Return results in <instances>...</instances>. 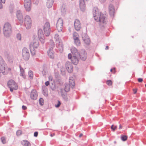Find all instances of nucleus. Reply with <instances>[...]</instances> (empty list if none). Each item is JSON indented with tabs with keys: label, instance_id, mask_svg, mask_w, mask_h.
Returning a JSON list of instances; mask_svg holds the SVG:
<instances>
[{
	"label": "nucleus",
	"instance_id": "obj_1",
	"mask_svg": "<svg viewBox=\"0 0 146 146\" xmlns=\"http://www.w3.org/2000/svg\"><path fill=\"white\" fill-rule=\"evenodd\" d=\"M97 12L96 9H94L93 13L94 19L97 22H99L100 24L106 23L107 20L106 15L102 14L101 13L99 15L97 13Z\"/></svg>",
	"mask_w": 146,
	"mask_h": 146
},
{
	"label": "nucleus",
	"instance_id": "obj_2",
	"mask_svg": "<svg viewBox=\"0 0 146 146\" xmlns=\"http://www.w3.org/2000/svg\"><path fill=\"white\" fill-rule=\"evenodd\" d=\"M72 56L71 59L72 62L74 65H77L79 62V53L77 49L75 47H72L71 49Z\"/></svg>",
	"mask_w": 146,
	"mask_h": 146
},
{
	"label": "nucleus",
	"instance_id": "obj_3",
	"mask_svg": "<svg viewBox=\"0 0 146 146\" xmlns=\"http://www.w3.org/2000/svg\"><path fill=\"white\" fill-rule=\"evenodd\" d=\"M3 32L5 37H9L11 36L12 29L11 25L9 23L7 22L5 23L3 28Z\"/></svg>",
	"mask_w": 146,
	"mask_h": 146
},
{
	"label": "nucleus",
	"instance_id": "obj_4",
	"mask_svg": "<svg viewBox=\"0 0 146 146\" xmlns=\"http://www.w3.org/2000/svg\"><path fill=\"white\" fill-rule=\"evenodd\" d=\"M39 41L38 38H35L30 44L29 47L30 51L32 55L35 54V49L38 48L39 46Z\"/></svg>",
	"mask_w": 146,
	"mask_h": 146
},
{
	"label": "nucleus",
	"instance_id": "obj_5",
	"mask_svg": "<svg viewBox=\"0 0 146 146\" xmlns=\"http://www.w3.org/2000/svg\"><path fill=\"white\" fill-rule=\"evenodd\" d=\"M69 83V84H66L65 85L64 89L66 92L69 91L70 88H71L72 89L74 87L75 84L72 77L70 78Z\"/></svg>",
	"mask_w": 146,
	"mask_h": 146
},
{
	"label": "nucleus",
	"instance_id": "obj_6",
	"mask_svg": "<svg viewBox=\"0 0 146 146\" xmlns=\"http://www.w3.org/2000/svg\"><path fill=\"white\" fill-rule=\"evenodd\" d=\"M54 38L55 40L56 46L57 47L60 49V50H62L63 46L62 41L59 38V35L58 34H56L54 35Z\"/></svg>",
	"mask_w": 146,
	"mask_h": 146
},
{
	"label": "nucleus",
	"instance_id": "obj_7",
	"mask_svg": "<svg viewBox=\"0 0 146 146\" xmlns=\"http://www.w3.org/2000/svg\"><path fill=\"white\" fill-rule=\"evenodd\" d=\"M7 85L11 92H13L14 90H17L18 88L17 84L14 81L12 80L8 82Z\"/></svg>",
	"mask_w": 146,
	"mask_h": 146
},
{
	"label": "nucleus",
	"instance_id": "obj_8",
	"mask_svg": "<svg viewBox=\"0 0 146 146\" xmlns=\"http://www.w3.org/2000/svg\"><path fill=\"white\" fill-rule=\"evenodd\" d=\"M24 22L25 25L27 29H30L32 25V21L30 17L28 15H26L24 18Z\"/></svg>",
	"mask_w": 146,
	"mask_h": 146
},
{
	"label": "nucleus",
	"instance_id": "obj_9",
	"mask_svg": "<svg viewBox=\"0 0 146 146\" xmlns=\"http://www.w3.org/2000/svg\"><path fill=\"white\" fill-rule=\"evenodd\" d=\"M6 65L3 59L0 56V76L2 74H5V67Z\"/></svg>",
	"mask_w": 146,
	"mask_h": 146
},
{
	"label": "nucleus",
	"instance_id": "obj_10",
	"mask_svg": "<svg viewBox=\"0 0 146 146\" xmlns=\"http://www.w3.org/2000/svg\"><path fill=\"white\" fill-rule=\"evenodd\" d=\"M44 34L46 36L49 35L50 32V24L47 22L45 23L44 26Z\"/></svg>",
	"mask_w": 146,
	"mask_h": 146
},
{
	"label": "nucleus",
	"instance_id": "obj_11",
	"mask_svg": "<svg viewBox=\"0 0 146 146\" xmlns=\"http://www.w3.org/2000/svg\"><path fill=\"white\" fill-rule=\"evenodd\" d=\"M22 56L24 59L26 60H28L29 58V50L26 48H24L22 50Z\"/></svg>",
	"mask_w": 146,
	"mask_h": 146
},
{
	"label": "nucleus",
	"instance_id": "obj_12",
	"mask_svg": "<svg viewBox=\"0 0 146 146\" xmlns=\"http://www.w3.org/2000/svg\"><path fill=\"white\" fill-rule=\"evenodd\" d=\"M79 56L80 59L83 61H85L87 57V54L84 49H82L80 50Z\"/></svg>",
	"mask_w": 146,
	"mask_h": 146
},
{
	"label": "nucleus",
	"instance_id": "obj_13",
	"mask_svg": "<svg viewBox=\"0 0 146 146\" xmlns=\"http://www.w3.org/2000/svg\"><path fill=\"white\" fill-rule=\"evenodd\" d=\"M63 27V21L62 19L59 18L56 24V27L59 32H61Z\"/></svg>",
	"mask_w": 146,
	"mask_h": 146
},
{
	"label": "nucleus",
	"instance_id": "obj_14",
	"mask_svg": "<svg viewBox=\"0 0 146 146\" xmlns=\"http://www.w3.org/2000/svg\"><path fill=\"white\" fill-rule=\"evenodd\" d=\"M24 6L26 10L29 11L31 9V0H24Z\"/></svg>",
	"mask_w": 146,
	"mask_h": 146
},
{
	"label": "nucleus",
	"instance_id": "obj_15",
	"mask_svg": "<svg viewBox=\"0 0 146 146\" xmlns=\"http://www.w3.org/2000/svg\"><path fill=\"white\" fill-rule=\"evenodd\" d=\"M66 68L68 72L71 73L73 70V66L72 64L70 62H66Z\"/></svg>",
	"mask_w": 146,
	"mask_h": 146
},
{
	"label": "nucleus",
	"instance_id": "obj_16",
	"mask_svg": "<svg viewBox=\"0 0 146 146\" xmlns=\"http://www.w3.org/2000/svg\"><path fill=\"white\" fill-rule=\"evenodd\" d=\"M82 38L84 42L87 44H89L90 40L88 38L87 35L86 33H83L82 35Z\"/></svg>",
	"mask_w": 146,
	"mask_h": 146
},
{
	"label": "nucleus",
	"instance_id": "obj_17",
	"mask_svg": "<svg viewBox=\"0 0 146 146\" xmlns=\"http://www.w3.org/2000/svg\"><path fill=\"white\" fill-rule=\"evenodd\" d=\"M74 27L75 29L77 31H79L81 29V24L80 21L78 20H75L74 22Z\"/></svg>",
	"mask_w": 146,
	"mask_h": 146
},
{
	"label": "nucleus",
	"instance_id": "obj_18",
	"mask_svg": "<svg viewBox=\"0 0 146 146\" xmlns=\"http://www.w3.org/2000/svg\"><path fill=\"white\" fill-rule=\"evenodd\" d=\"M16 17L17 19L20 22H23V16L21 11L20 10H18L16 13Z\"/></svg>",
	"mask_w": 146,
	"mask_h": 146
},
{
	"label": "nucleus",
	"instance_id": "obj_19",
	"mask_svg": "<svg viewBox=\"0 0 146 146\" xmlns=\"http://www.w3.org/2000/svg\"><path fill=\"white\" fill-rule=\"evenodd\" d=\"M89 0H80V8L82 11H84L86 9V5L85 1H88Z\"/></svg>",
	"mask_w": 146,
	"mask_h": 146
},
{
	"label": "nucleus",
	"instance_id": "obj_20",
	"mask_svg": "<svg viewBox=\"0 0 146 146\" xmlns=\"http://www.w3.org/2000/svg\"><path fill=\"white\" fill-rule=\"evenodd\" d=\"M37 94L35 90H33L31 93V98L33 100H36L37 97Z\"/></svg>",
	"mask_w": 146,
	"mask_h": 146
},
{
	"label": "nucleus",
	"instance_id": "obj_21",
	"mask_svg": "<svg viewBox=\"0 0 146 146\" xmlns=\"http://www.w3.org/2000/svg\"><path fill=\"white\" fill-rule=\"evenodd\" d=\"M109 10L110 14L111 16H113L114 14V7L112 4H110L109 7Z\"/></svg>",
	"mask_w": 146,
	"mask_h": 146
},
{
	"label": "nucleus",
	"instance_id": "obj_22",
	"mask_svg": "<svg viewBox=\"0 0 146 146\" xmlns=\"http://www.w3.org/2000/svg\"><path fill=\"white\" fill-rule=\"evenodd\" d=\"M19 67L20 68V72L19 74L20 76L22 77L23 79H25L26 77L25 70L21 65H19Z\"/></svg>",
	"mask_w": 146,
	"mask_h": 146
},
{
	"label": "nucleus",
	"instance_id": "obj_23",
	"mask_svg": "<svg viewBox=\"0 0 146 146\" xmlns=\"http://www.w3.org/2000/svg\"><path fill=\"white\" fill-rule=\"evenodd\" d=\"M47 46L49 47L50 50H53V48L54 46V43L52 40H50L48 44H47Z\"/></svg>",
	"mask_w": 146,
	"mask_h": 146
},
{
	"label": "nucleus",
	"instance_id": "obj_24",
	"mask_svg": "<svg viewBox=\"0 0 146 146\" xmlns=\"http://www.w3.org/2000/svg\"><path fill=\"white\" fill-rule=\"evenodd\" d=\"M48 55L51 58L53 59L54 58V55L53 50L49 49L47 52Z\"/></svg>",
	"mask_w": 146,
	"mask_h": 146
},
{
	"label": "nucleus",
	"instance_id": "obj_25",
	"mask_svg": "<svg viewBox=\"0 0 146 146\" xmlns=\"http://www.w3.org/2000/svg\"><path fill=\"white\" fill-rule=\"evenodd\" d=\"M54 0H48L46 3L47 7L50 8L52 7L53 4Z\"/></svg>",
	"mask_w": 146,
	"mask_h": 146
},
{
	"label": "nucleus",
	"instance_id": "obj_26",
	"mask_svg": "<svg viewBox=\"0 0 146 146\" xmlns=\"http://www.w3.org/2000/svg\"><path fill=\"white\" fill-rule=\"evenodd\" d=\"M21 144L25 146H31L30 143L26 140H24L21 142Z\"/></svg>",
	"mask_w": 146,
	"mask_h": 146
},
{
	"label": "nucleus",
	"instance_id": "obj_27",
	"mask_svg": "<svg viewBox=\"0 0 146 146\" xmlns=\"http://www.w3.org/2000/svg\"><path fill=\"white\" fill-rule=\"evenodd\" d=\"M38 34L39 38L44 36L42 30L41 29H40L38 30Z\"/></svg>",
	"mask_w": 146,
	"mask_h": 146
},
{
	"label": "nucleus",
	"instance_id": "obj_28",
	"mask_svg": "<svg viewBox=\"0 0 146 146\" xmlns=\"http://www.w3.org/2000/svg\"><path fill=\"white\" fill-rule=\"evenodd\" d=\"M7 58L8 61L10 63H12L13 62L14 57L12 55H9L7 57Z\"/></svg>",
	"mask_w": 146,
	"mask_h": 146
},
{
	"label": "nucleus",
	"instance_id": "obj_29",
	"mask_svg": "<svg viewBox=\"0 0 146 146\" xmlns=\"http://www.w3.org/2000/svg\"><path fill=\"white\" fill-rule=\"evenodd\" d=\"M28 75L30 79H32L33 77V72L30 70H29L28 72Z\"/></svg>",
	"mask_w": 146,
	"mask_h": 146
},
{
	"label": "nucleus",
	"instance_id": "obj_30",
	"mask_svg": "<svg viewBox=\"0 0 146 146\" xmlns=\"http://www.w3.org/2000/svg\"><path fill=\"white\" fill-rule=\"evenodd\" d=\"M75 44L77 46H80V42L79 38L74 40Z\"/></svg>",
	"mask_w": 146,
	"mask_h": 146
},
{
	"label": "nucleus",
	"instance_id": "obj_31",
	"mask_svg": "<svg viewBox=\"0 0 146 146\" xmlns=\"http://www.w3.org/2000/svg\"><path fill=\"white\" fill-rule=\"evenodd\" d=\"M73 37L74 40L79 38V35L78 33L74 32L73 34Z\"/></svg>",
	"mask_w": 146,
	"mask_h": 146
},
{
	"label": "nucleus",
	"instance_id": "obj_32",
	"mask_svg": "<svg viewBox=\"0 0 146 146\" xmlns=\"http://www.w3.org/2000/svg\"><path fill=\"white\" fill-rule=\"evenodd\" d=\"M121 138L122 140L125 141L127 140V137L125 135H121Z\"/></svg>",
	"mask_w": 146,
	"mask_h": 146
},
{
	"label": "nucleus",
	"instance_id": "obj_33",
	"mask_svg": "<svg viewBox=\"0 0 146 146\" xmlns=\"http://www.w3.org/2000/svg\"><path fill=\"white\" fill-rule=\"evenodd\" d=\"M39 103L40 104V105H43L44 103V100L42 98H40L39 100Z\"/></svg>",
	"mask_w": 146,
	"mask_h": 146
},
{
	"label": "nucleus",
	"instance_id": "obj_34",
	"mask_svg": "<svg viewBox=\"0 0 146 146\" xmlns=\"http://www.w3.org/2000/svg\"><path fill=\"white\" fill-rule=\"evenodd\" d=\"M17 39L19 40H21V35L20 33H18L17 35Z\"/></svg>",
	"mask_w": 146,
	"mask_h": 146
},
{
	"label": "nucleus",
	"instance_id": "obj_35",
	"mask_svg": "<svg viewBox=\"0 0 146 146\" xmlns=\"http://www.w3.org/2000/svg\"><path fill=\"white\" fill-rule=\"evenodd\" d=\"M42 93L43 95L45 96H47L48 95V92L47 90L42 91Z\"/></svg>",
	"mask_w": 146,
	"mask_h": 146
},
{
	"label": "nucleus",
	"instance_id": "obj_36",
	"mask_svg": "<svg viewBox=\"0 0 146 146\" xmlns=\"http://www.w3.org/2000/svg\"><path fill=\"white\" fill-rule=\"evenodd\" d=\"M41 41V42L42 44H43L44 43V37H42L41 38H40L39 39Z\"/></svg>",
	"mask_w": 146,
	"mask_h": 146
},
{
	"label": "nucleus",
	"instance_id": "obj_37",
	"mask_svg": "<svg viewBox=\"0 0 146 146\" xmlns=\"http://www.w3.org/2000/svg\"><path fill=\"white\" fill-rule=\"evenodd\" d=\"M60 104H61V103H60V102L58 100V103L57 104L55 105V106L56 108H58L60 106Z\"/></svg>",
	"mask_w": 146,
	"mask_h": 146
},
{
	"label": "nucleus",
	"instance_id": "obj_38",
	"mask_svg": "<svg viewBox=\"0 0 146 146\" xmlns=\"http://www.w3.org/2000/svg\"><path fill=\"white\" fill-rule=\"evenodd\" d=\"M106 83L108 85L110 86L112 84V82L111 80H108L107 81Z\"/></svg>",
	"mask_w": 146,
	"mask_h": 146
},
{
	"label": "nucleus",
	"instance_id": "obj_39",
	"mask_svg": "<svg viewBox=\"0 0 146 146\" xmlns=\"http://www.w3.org/2000/svg\"><path fill=\"white\" fill-rule=\"evenodd\" d=\"M1 140L2 143H6L5 139L4 137H1Z\"/></svg>",
	"mask_w": 146,
	"mask_h": 146
},
{
	"label": "nucleus",
	"instance_id": "obj_40",
	"mask_svg": "<svg viewBox=\"0 0 146 146\" xmlns=\"http://www.w3.org/2000/svg\"><path fill=\"white\" fill-rule=\"evenodd\" d=\"M117 127L116 126H115L114 127H113V125H112L111 126V128L112 130L113 131H114L116 129Z\"/></svg>",
	"mask_w": 146,
	"mask_h": 146
},
{
	"label": "nucleus",
	"instance_id": "obj_41",
	"mask_svg": "<svg viewBox=\"0 0 146 146\" xmlns=\"http://www.w3.org/2000/svg\"><path fill=\"white\" fill-rule=\"evenodd\" d=\"M16 133H17V135H18V136L20 135H21V131L20 130H18L17 131Z\"/></svg>",
	"mask_w": 146,
	"mask_h": 146
},
{
	"label": "nucleus",
	"instance_id": "obj_42",
	"mask_svg": "<svg viewBox=\"0 0 146 146\" xmlns=\"http://www.w3.org/2000/svg\"><path fill=\"white\" fill-rule=\"evenodd\" d=\"M39 0H33V2L34 4L37 5L38 4Z\"/></svg>",
	"mask_w": 146,
	"mask_h": 146
},
{
	"label": "nucleus",
	"instance_id": "obj_43",
	"mask_svg": "<svg viewBox=\"0 0 146 146\" xmlns=\"http://www.w3.org/2000/svg\"><path fill=\"white\" fill-rule=\"evenodd\" d=\"M61 11L62 13H64L66 12V9L65 8H62L61 9Z\"/></svg>",
	"mask_w": 146,
	"mask_h": 146
},
{
	"label": "nucleus",
	"instance_id": "obj_44",
	"mask_svg": "<svg viewBox=\"0 0 146 146\" xmlns=\"http://www.w3.org/2000/svg\"><path fill=\"white\" fill-rule=\"evenodd\" d=\"M42 91L47 90V88L45 86H43L42 87Z\"/></svg>",
	"mask_w": 146,
	"mask_h": 146
},
{
	"label": "nucleus",
	"instance_id": "obj_45",
	"mask_svg": "<svg viewBox=\"0 0 146 146\" xmlns=\"http://www.w3.org/2000/svg\"><path fill=\"white\" fill-rule=\"evenodd\" d=\"M72 54L70 53H69L68 55V57L69 59H72Z\"/></svg>",
	"mask_w": 146,
	"mask_h": 146
},
{
	"label": "nucleus",
	"instance_id": "obj_46",
	"mask_svg": "<svg viewBox=\"0 0 146 146\" xmlns=\"http://www.w3.org/2000/svg\"><path fill=\"white\" fill-rule=\"evenodd\" d=\"M137 80L139 82H141L143 81V79L142 78H139Z\"/></svg>",
	"mask_w": 146,
	"mask_h": 146
},
{
	"label": "nucleus",
	"instance_id": "obj_47",
	"mask_svg": "<svg viewBox=\"0 0 146 146\" xmlns=\"http://www.w3.org/2000/svg\"><path fill=\"white\" fill-rule=\"evenodd\" d=\"M38 135V132H35L34 134V136L35 137L37 136Z\"/></svg>",
	"mask_w": 146,
	"mask_h": 146
},
{
	"label": "nucleus",
	"instance_id": "obj_48",
	"mask_svg": "<svg viewBox=\"0 0 146 146\" xmlns=\"http://www.w3.org/2000/svg\"><path fill=\"white\" fill-rule=\"evenodd\" d=\"M27 108V107L26 106H22V109L24 110H26Z\"/></svg>",
	"mask_w": 146,
	"mask_h": 146
},
{
	"label": "nucleus",
	"instance_id": "obj_49",
	"mask_svg": "<svg viewBox=\"0 0 146 146\" xmlns=\"http://www.w3.org/2000/svg\"><path fill=\"white\" fill-rule=\"evenodd\" d=\"M49 84V81H47L45 83V85L46 86H48Z\"/></svg>",
	"mask_w": 146,
	"mask_h": 146
},
{
	"label": "nucleus",
	"instance_id": "obj_50",
	"mask_svg": "<svg viewBox=\"0 0 146 146\" xmlns=\"http://www.w3.org/2000/svg\"><path fill=\"white\" fill-rule=\"evenodd\" d=\"M48 79L49 80L52 81L53 78L52 76H50L48 77Z\"/></svg>",
	"mask_w": 146,
	"mask_h": 146
},
{
	"label": "nucleus",
	"instance_id": "obj_51",
	"mask_svg": "<svg viewBox=\"0 0 146 146\" xmlns=\"http://www.w3.org/2000/svg\"><path fill=\"white\" fill-rule=\"evenodd\" d=\"M52 86H53V87H52V86H51V89H52V90L54 91V90H55V87L54 85V86H53V85H52Z\"/></svg>",
	"mask_w": 146,
	"mask_h": 146
},
{
	"label": "nucleus",
	"instance_id": "obj_52",
	"mask_svg": "<svg viewBox=\"0 0 146 146\" xmlns=\"http://www.w3.org/2000/svg\"><path fill=\"white\" fill-rule=\"evenodd\" d=\"M101 3H103L105 2L106 0H99Z\"/></svg>",
	"mask_w": 146,
	"mask_h": 146
},
{
	"label": "nucleus",
	"instance_id": "obj_53",
	"mask_svg": "<svg viewBox=\"0 0 146 146\" xmlns=\"http://www.w3.org/2000/svg\"><path fill=\"white\" fill-rule=\"evenodd\" d=\"M133 93L134 94H136V93L137 92V90L136 89H133Z\"/></svg>",
	"mask_w": 146,
	"mask_h": 146
},
{
	"label": "nucleus",
	"instance_id": "obj_54",
	"mask_svg": "<svg viewBox=\"0 0 146 146\" xmlns=\"http://www.w3.org/2000/svg\"><path fill=\"white\" fill-rule=\"evenodd\" d=\"M1 2L0 1V9H2L3 8V5Z\"/></svg>",
	"mask_w": 146,
	"mask_h": 146
},
{
	"label": "nucleus",
	"instance_id": "obj_55",
	"mask_svg": "<svg viewBox=\"0 0 146 146\" xmlns=\"http://www.w3.org/2000/svg\"><path fill=\"white\" fill-rule=\"evenodd\" d=\"M46 73V71L44 70H43V71H42V74H43V75H45Z\"/></svg>",
	"mask_w": 146,
	"mask_h": 146
},
{
	"label": "nucleus",
	"instance_id": "obj_56",
	"mask_svg": "<svg viewBox=\"0 0 146 146\" xmlns=\"http://www.w3.org/2000/svg\"><path fill=\"white\" fill-rule=\"evenodd\" d=\"M0 1L2 3H4L5 2V0H0Z\"/></svg>",
	"mask_w": 146,
	"mask_h": 146
},
{
	"label": "nucleus",
	"instance_id": "obj_57",
	"mask_svg": "<svg viewBox=\"0 0 146 146\" xmlns=\"http://www.w3.org/2000/svg\"><path fill=\"white\" fill-rule=\"evenodd\" d=\"M122 127L121 126V124L119 125V129H122Z\"/></svg>",
	"mask_w": 146,
	"mask_h": 146
},
{
	"label": "nucleus",
	"instance_id": "obj_58",
	"mask_svg": "<svg viewBox=\"0 0 146 146\" xmlns=\"http://www.w3.org/2000/svg\"><path fill=\"white\" fill-rule=\"evenodd\" d=\"M108 48H109V47L108 46H106V48H105V49L106 50H108Z\"/></svg>",
	"mask_w": 146,
	"mask_h": 146
},
{
	"label": "nucleus",
	"instance_id": "obj_59",
	"mask_svg": "<svg viewBox=\"0 0 146 146\" xmlns=\"http://www.w3.org/2000/svg\"><path fill=\"white\" fill-rule=\"evenodd\" d=\"M82 135H83V134L82 133H81L80 135L79 136V137H81L82 136Z\"/></svg>",
	"mask_w": 146,
	"mask_h": 146
},
{
	"label": "nucleus",
	"instance_id": "obj_60",
	"mask_svg": "<svg viewBox=\"0 0 146 146\" xmlns=\"http://www.w3.org/2000/svg\"><path fill=\"white\" fill-rule=\"evenodd\" d=\"M110 71L111 72H112V69H111L110 70Z\"/></svg>",
	"mask_w": 146,
	"mask_h": 146
},
{
	"label": "nucleus",
	"instance_id": "obj_61",
	"mask_svg": "<svg viewBox=\"0 0 146 146\" xmlns=\"http://www.w3.org/2000/svg\"><path fill=\"white\" fill-rule=\"evenodd\" d=\"M50 136H51V137H52V134H51V135H50Z\"/></svg>",
	"mask_w": 146,
	"mask_h": 146
},
{
	"label": "nucleus",
	"instance_id": "obj_62",
	"mask_svg": "<svg viewBox=\"0 0 146 146\" xmlns=\"http://www.w3.org/2000/svg\"><path fill=\"white\" fill-rule=\"evenodd\" d=\"M145 87H146V84H145Z\"/></svg>",
	"mask_w": 146,
	"mask_h": 146
}]
</instances>
